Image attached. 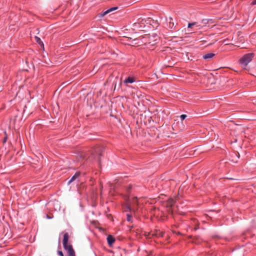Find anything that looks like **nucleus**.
I'll return each mask as SVG.
<instances>
[{
  "label": "nucleus",
  "instance_id": "1",
  "mask_svg": "<svg viewBox=\"0 0 256 256\" xmlns=\"http://www.w3.org/2000/svg\"><path fill=\"white\" fill-rule=\"evenodd\" d=\"M253 58V53L246 54L240 59V62L242 66L245 68L248 64L252 60Z\"/></svg>",
  "mask_w": 256,
  "mask_h": 256
},
{
  "label": "nucleus",
  "instance_id": "2",
  "mask_svg": "<svg viewBox=\"0 0 256 256\" xmlns=\"http://www.w3.org/2000/svg\"><path fill=\"white\" fill-rule=\"evenodd\" d=\"M175 202V200L172 198L169 199L166 202V207L168 208V211L170 214H173V210L172 208Z\"/></svg>",
  "mask_w": 256,
  "mask_h": 256
},
{
  "label": "nucleus",
  "instance_id": "3",
  "mask_svg": "<svg viewBox=\"0 0 256 256\" xmlns=\"http://www.w3.org/2000/svg\"><path fill=\"white\" fill-rule=\"evenodd\" d=\"M64 249L67 250L68 256H75V252L72 245H69L64 247Z\"/></svg>",
  "mask_w": 256,
  "mask_h": 256
},
{
  "label": "nucleus",
  "instance_id": "4",
  "mask_svg": "<svg viewBox=\"0 0 256 256\" xmlns=\"http://www.w3.org/2000/svg\"><path fill=\"white\" fill-rule=\"evenodd\" d=\"M116 9H117L116 7L112 8L106 10L105 12L99 13L98 14V16L100 18H102L104 16H105L107 14H109L110 12L116 10Z\"/></svg>",
  "mask_w": 256,
  "mask_h": 256
},
{
  "label": "nucleus",
  "instance_id": "5",
  "mask_svg": "<svg viewBox=\"0 0 256 256\" xmlns=\"http://www.w3.org/2000/svg\"><path fill=\"white\" fill-rule=\"evenodd\" d=\"M68 238L69 236L68 233H65L64 236V239L62 242L64 247H66V246L70 245L68 244Z\"/></svg>",
  "mask_w": 256,
  "mask_h": 256
},
{
  "label": "nucleus",
  "instance_id": "6",
  "mask_svg": "<svg viewBox=\"0 0 256 256\" xmlns=\"http://www.w3.org/2000/svg\"><path fill=\"white\" fill-rule=\"evenodd\" d=\"M166 20L168 21L169 22L168 28H175L174 22H173V18L172 17H169L168 18H166Z\"/></svg>",
  "mask_w": 256,
  "mask_h": 256
},
{
  "label": "nucleus",
  "instance_id": "7",
  "mask_svg": "<svg viewBox=\"0 0 256 256\" xmlns=\"http://www.w3.org/2000/svg\"><path fill=\"white\" fill-rule=\"evenodd\" d=\"M107 241L110 246L112 245L115 241V238L112 235H108L107 237Z\"/></svg>",
  "mask_w": 256,
  "mask_h": 256
},
{
  "label": "nucleus",
  "instance_id": "8",
  "mask_svg": "<svg viewBox=\"0 0 256 256\" xmlns=\"http://www.w3.org/2000/svg\"><path fill=\"white\" fill-rule=\"evenodd\" d=\"M136 81V78L134 77L129 76L127 78H126L124 81V83L128 84V83H133Z\"/></svg>",
  "mask_w": 256,
  "mask_h": 256
},
{
  "label": "nucleus",
  "instance_id": "9",
  "mask_svg": "<svg viewBox=\"0 0 256 256\" xmlns=\"http://www.w3.org/2000/svg\"><path fill=\"white\" fill-rule=\"evenodd\" d=\"M152 236H155L157 237H162L164 236V232L160 230H156L152 234Z\"/></svg>",
  "mask_w": 256,
  "mask_h": 256
},
{
  "label": "nucleus",
  "instance_id": "10",
  "mask_svg": "<svg viewBox=\"0 0 256 256\" xmlns=\"http://www.w3.org/2000/svg\"><path fill=\"white\" fill-rule=\"evenodd\" d=\"M215 56L214 53H208L203 56V58L205 60L210 59Z\"/></svg>",
  "mask_w": 256,
  "mask_h": 256
},
{
  "label": "nucleus",
  "instance_id": "11",
  "mask_svg": "<svg viewBox=\"0 0 256 256\" xmlns=\"http://www.w3.org/2000/svg\"><path fill=\"white\" fill-rule=\"evenodd\" d=\"M80 174V173L79 172H76L74 176H72V177L71 178V179L70 180V181L68 182V184H70L72 182L74 181L79 176Z\"/></svg>",
  "mask_w": 256,
  "mask_h": 256
},
{
  "label": "nucleus",
  "instance_id": "12",
  "mask_svg": "<svg viewBox=\"0 0 256 256\" xmlns=\"http://www.w3.org/2000/svg\"><path fill=\"white\" fill-rule=\"evenodd\" d=\"M34 38H35V40H36V42L40 46H41L42 48H44V44L42 42L40 38H38V36H36Z\"/></svg>",
  "mask_w": 256,
  "mask_h": 256
},
{
  "label": "nucleus",
  "instance_id": "13",
  "mask_svg": "<svg viewBox=\"0 0 256 256\" xmlns=\"http://www.w3.org/2000/svg\"><path fill=\"white\" fill-rule=\"evenodd\" d=\"M196 22H192V23H189L188 24V28H191L192 26H195L196 25Z\"/></svg>",
  "mask_w": 256,
  "mask_h": 256
},
{
  "label": "nucleus",
  "instance_id": "14",
  "mask_svg": "<svg viewBox=\"0 0 256 256\" xmlns=\"http://www.w3.org/2000/svg\"><path fill=\"white\" fill-rule=\"evenodd\" d=\"M127 220L128 221H130L131 220V218H132V216L130 214H127Z\"/></svg>",
  "mask_w": 256,
  "mask_h": 256
},
{
  "label": "nucleus",
  "instance_id": "15",
  "mask_svg": "<svg viewBox=\"0 0 256 256\" xmlns=\"http://www.w3.org/2000/svg\"><path fill=\"white\" fill-rule=\"evenodd\" d=\"M209 22V20H208L206 19L202 20V22L205 24H206L208 22Z\"/></svg>",
  "mask_w": 256,
  "mask_h": 256
},
{
  "label": "nucleus",
  "instance_id": "16",
  "mask_svg": "<svg viewBox=\"0 0 256 256\" xmlns=\"http://www.w3.org/2000/svg\"><path fill=\"white\" fill-rule=\"evenodd\" d=\"M186 114H182L180 116V118L181 120H184L186 118Z\"/></svg>",
  "mask_w": 256,
  "mask_h": 256
},
{
  "label": "nucleus",
  "instance_id": "17",
  "mask_svg": "<svg viewBox=\"0 0 256 256\" xmlns=\"http://www.w3.org/2000/svg\"><path fill=\"white\" fill-rule=\"evenodd\" d=\"M139 24H140V22H135L133 26L134 28H137V27H138V26Z\"/></svg>",
  "mask_w": 256,
  "mask_h": 256
},
{
  "label": "nucleus",
  "instance_id": "18",
  "mask_svg": "<svg viewBox=\"0 0 256 256\" xmlns=\"http://www.w3.org/2000/svg\"><path fill=\"white\" fill-rule=\"evenodd\" d=\"M58 254L60 256H64L63 253L62 251H58Z\"/></svg>",
  "mask_w": 256,
  "mask_h": 256
},
{
  "label": "nucleus",
  "instance_id": "19",
  "mask_svg": "<svg viewBox=\"0 0 256 256\" xmlns=\"http://www.w3.org/2000/svg\"><path fill=\"white\" fill-rule=\"evenodd\" d=\"M252 4H256V0H253Z\"/></svg>",
  "mask_w": 256,
  "mask_h": 256
},
{
  "label": "nucleus",
  "instance_id": "20",
  "mask_svg": "<svg viewBox=\"0 0 256 256\" xmlns=\"http://www.w3.org/2000/svg\"><path fill=\"white\" fill-rule=\"evenodd\" d=\"M100 152V150L99 149H98L96 151V153H98V154L99 155H100L101 154L100 153H99Z\"/></svg>",
  "mask_w": 256,
  "mask_h": 256
},
{
  "label": "nucleus",
  "instance_id": "21",
  "mask_svg": "<svg viewBox=\"0 0 256 256\" xmlns=\"http://www.w3.org/2000/svg\"><path fill=\"white\" fill-rule=\"evenodd\" d=\"M198 228V226H195V227H194V230H197Z\"/></svg>",
  "mask_w": 256,
  "mask_h": 256
},
{
  "label": "nucleus",
  "instance_id": "22",
  "mask_svg": "<svg viewBox=\"0 0 256 256\" xmlns=\"http://www.w3.org/2000/svg\"><path fill=\"white\" fill-rule=\"evenodd\" d=\"M6 140V138H5L4 140V142H5Z\"/></svg>",
  "mask_w": 256,
  "mask_h": 256
},
{
  "label": "nucleus",
  "instance_id": "23",
  "mask_svg": "<svg viewBox=\"0 0 256 256\" xmlns=\"http://www.w3.org/2000/svg\"><path fill=\"white\" fill-rule=\"evenodd\" d=\"M132 188V186H130L129 187H128V189H130Z\"/></svg>",
  "mask_w": 256,
  "mask_h": 256
},
{
  "label": "nucleus",
  "instance_id": "24",
  "mask_svg": "<svg viewBox=\"0 0 256 256\" xmlns=\"http://www.w3.org/2000/svg\"><path fill=\"white\" fill-rule=\"evenodd\" d=\"M143 20H142L140 21V22H143Z\"/></svg>",
  "mask_w": 256,
  "mask_h": 256
}]
</instances>
